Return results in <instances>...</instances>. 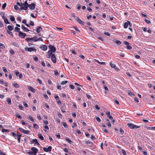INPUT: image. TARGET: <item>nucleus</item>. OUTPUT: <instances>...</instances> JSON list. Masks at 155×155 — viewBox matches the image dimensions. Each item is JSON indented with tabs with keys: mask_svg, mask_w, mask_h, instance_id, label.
<instances>
[{
	"mask_svg": "<svg viewBox=\"0 0 155 155\" xmlns=\"http://www.w3.org/2000/svg\"><path fill=\"white\" fill-rule=\"evenodd\" d=\"M20 6L21 7L20 9L26 10L28 9V8L27 6H24L22 5H21Z\"/></svg>",
	"mask_w": 155,
	"mask_h": 155,
	"instance_id": "obj_20",
	"label": "nucleus"
},
{
	"mask_svg": "<svg viewBox=\"0 0 155 155\" xmlns=\"http://www.w3.org/2000/svg\"><path fill=\"white\" fill-rule=\"evenodd\" d=\"M95 118H96V120H97V121L98 122H101V120L99 117H95Z\"/></svg>",
	"mask_w": 155,
	"mask_h": 155,
	"instance_id": "obj_43",
	"label": "nucleus"
},
{
	"mask_svg": "<svg viewBox=\"0 0 155 155\" xmlns=\"http://www.w3.org/2000/svg\"><path fill=\"white\" fill-rule=\"evenodd\" d=\"M85 143L86 144H92V143L91 141H89V140H88V141H86L85 142Z\"/></svg>",
	"mask_w": 155,
	"mask_h": 155,
	"instance_id": "obj_40",
	"label": "nucleus"
},
{
	"mask_svg": "<svg viewBox=\"0 0 155 155\" xmlns=\"http://www.w3.org/2000/svg\"><path fill=\"white\" fill-rule=\"evenodd\" d=\"M77 7V9H80V8H81V5L79 4H78L77 5V6H76Z\"/></svg>",
	"mask_w": 155,
	"mask_h": 155,
	"instance_id": "obj_54",
	"label": "nucleus"
},
{
	"mask_svg": "<svg viewBox=\"0 0 155 155\" xmlns=\"http://www.w3.org/2000/svg\"><path fill=\"white\" fill-rule=\"evenodd\" d=\"M6 101L8 102V104L9 105H10L12 104L11 101V98H8Z\"/></svg>",
	"mask_w": 155,
	"mask_h": 155,
	"instance_id": "obj_28",
	"label": "nucleus"
},
{
	"mask_svg": "<svg viewBox=\"0 0 155 155\" xmlns=\"http://www.w3.org/2000/svg\"><path fill=\"white\" fill-rule=\"evenodd\" d=\"M58 115V117L60 118H62V116L61 114L59 112H58L57 113Z\"/></svg>",
	"mask_w": 155,
	"mask_h": 155,
	"instance_id": "obj_37",
	"label": "nucleus"
},
{
	"mask_svg": "<svg viewBox=\"0 0 155 155\" xmlns=\"http://www.w3.org/2000/svg\"><path fill=\"white\" fill-rule=\"evenodd\" d=\"M21 123L22 125H25V126L27 125H28V124L27 123H26L25 122L23 121L22 120L21 121Z\"/></svg>",
	"mask_w": 155,
	"mask_h": 155,
	"instance_id": "obj_51",
	"label": "nucleus"
},
{
	"mask_svg": "<svg viewBox=\"0 0 155 155\" xmlns=\"http://www.w3.org/2000/svg\"><path fill=\"white\" fill-rule=\"evenodd\" d=\"M54 97L57 101L59 100V97L57 95L55 94Z\"/></svg>",
	"mask_w": 155,
	"mask_h": 155,
	"instance_id": "obj_42",
	"label": "nucleus"
},
{
	"mask_svg": "<svg viewBox=\"0 0 155 155\" xmlns=\"http://www.w3.org/2000/svg\"><path fill=\"white\" fill-rule=\"evenodd\" d=\"M34 60L36 61H38V58L36 56H35L33 57Z\"/></svg>",
	"mask_w": 155,
	"mask_h": 155,
	"instance_id": "obj_46",
	"label": "nucleus"
},
{
	"mask_svg": "<svg viewBox=\"0 0 155 155\" xmlns=\"http://www.w3.org/2000/svg\"><path fill=\"white\" fill-rule=\"evenodd\" d=\"M10 18L11 20L12 21H13L15 20V19L13 15H10Z\"/></svg>",
	"mask_w": 155,
	"mask_h": 155,
	"instance_id": "obj_27",
	"label": "nucleus"
},
{
	"mask_svg": "<svg viewBox=\"0 0 155 155\" xmlns=\"http://www.w3.org/2000/svg\"><path fill=\"white\" fill-rule=\"evenodd\" d=\"M128 25L130 27H131L132 26V24L130 22L127 21V22H125L124 23V28H127Z\"/></svg>",
	"mask_w": 155,
	"mask_h": 155,
	"instance_id": "obj_2",
	"label": "nucleus"
},
{
	"mask_svg": "<svg viewBox=\"0 0 155 155\" xmlns=\"http://www.w3.org/2000/svg\"><path fill=\"white\" fill-rule=\"evenodd\" d=\"M14 9L16 10L19 9V8L17 5H15L14 6Z\"/></svg>",
	"mask_w": 155,
	"mask_h": 155,
	"instance_id": "obj_36",
	"label": "nucleus"
},
{
	"mask_svg": "<svg viewBox=\"0 0 155 155\" xmlns=\"http://www.w3.org/2000/svg\"><path fill=\"white\" fill-rule=\"evenodd\" d=\"M21 137V135H19V136H17L18 142L19 143H20V141H21L20 138Z\"/></svg>",
	"mask_w": 155,
	"mask_h": 155,
	"instance_id": "obj_30",
	"label": "nucleus"
},
{
	"mask_svg": "<svg viewBox=\"0 0 155 155\" xmlns=\"http://www.w3.org/2000/svg\"><path fill=\"white\" fill-rule=\"evenodd\" d=\"M29 5V4H28V3L27 1H26L24 3H22V5L24 6H27L28 8V7Z\"/></svg>",
	"mask_w": 155,
	"mask_h": 155,
	"instance_id": "obj_23",
	"label": "nucleus"
},
{
	"mask_svg": "<svg viewBox=\"0 0 155 155\" xmlns=\"http://www.w3.org/2000/svg\"><path fill=\"white\" fill-rule=\"evenodd\" d=\"M51 58L52 61L54 63H55L56 62V57L55 55L54 54H51Z\"/></svg>",
	"mask_w": 155,
	"mask_h": 155,
	"instance_id": "obj_5",
	"label": "nucleus"
},
{
	"mask_svg": "<svg viewBox=\"0 0 155 155\" xmlns=\"http://www.w3.org/2000/svg\"><path fill=\"white\" fill-rule=\"evenodd\" d=\"M9 51H10V53L12 54H14V51L12 49L10 50Z\"/></svg>",
	"mask_w": 155,
	"mask_h": 155,
	"instance_id": "obj_58",
	"label": "nucleus"
},
{
	"mask_svg": "<svg viewBox=\"0 0 155 155\" xmlns=\"http://www.w3.org/2000/svg\"><path fill=\"white\" fill-rule=\"evenodd\" d=\"M105 113L106 115H107V117L109 118L110 120H112L113 119V117L110 115V113L109 111L108 110L106 111Z\"/></svg>",
	"mask_w": 155,
	"mask_h": 155,
	"instance_id": "obj_7",
	"label": "nucleus"
},
{
	"mask_svg": "<svg viewBox=\"0 0 155 155\" xmlns=\"http://www.w3.org/2000/svg\"><path fill=\"white\" fill-rule=\"evenodd\" d=\"M28 88L30 91L32 92L33 93H35V90L31 86H28Z\"/></svg>",
	"mask_w": 155,
	"mask_h": 155,
	"instance_id": "obj_13",
	"label": "nucleus"
},
{
	"mask_svg": "<svg viewBox=\"0 0 155 155\" xmlns=\"http://www.w3.org/2000/svg\"><path fill=\"white\" fill-rule=\"evenodd\" d=\"M52 54L51 51H49L47 53V54H46V56L48 58H50L51 57V54Z\"/></svg>",
	"mask_w": 155,
	"mask_h": 155,
	"instance_id": "obj_12",
	"label": "nucleus"
},
{
	"mask_svg": "<svg viewBox=\"0 0 155 155\" xmlns=\"http://www.w3.org/2000/svg\"><path fill=\"white\" fill-rule=\"evenodd\" d=\"M87 18L89 19L90 18L92 17V16L91 15H87L86 16Z\"/></svg>",
	"mask_w": 155,
	"mask_h": 155,
	"instance_id": "obj_59",
	"label": "nucleus"
},
{
	"mask_svg": "<svg viewBox=\"0 0 155 155\" xmlns=\"http://www.w3.org/2000/svg\"><path fill=\"white\" fill-rule=\"evenodd\" d=\"M2 18L4 20V22L5 24H9V22L8 19L6 18V17L4 16H2Z\"/></svg>",
	"mask_w": 155,
	"mask_h": 155,
	"instance_id": "obj_10",
	"label": "nucleus"
},
{
	"mask_svg": "<svg viewBox=\"0 0 155 155\" xmlns=\"http://www.w3.org/2000/svg\"><path fill=\"white\" fill-rule=\"evenodd\" d=\"M114 42L118 45H120L121 43L120 41L117 40H115Z\"/></svg>",
	"mask_w": 155,
	"mask_h": 155,
	"instance_id": "obj_32",
	"label": "nucleus"
},
{
	"mask_svg": "<svg viewBox=\"0 0 155 155\" xmlns=\"http://www.w3.org/2000/svg\"><path fill=\"white\" fill-rule=\"evenodd\" d=\"M62 125L65 128H67L68 126L66 123L64 122H63L62 123Z\"/></svg>",
	"mask_w": 155,
	"mask_h": 155,
	"instance_id": "obj_45",
	"label": "nucleus"
},
{
	"mask_svg": "<svg viewBox=\"0 0 155 155\" xmlns=\"http://www.w3.org/2000/svg\"><path fill=\"white\" fill-rule=\"evenodd\" d=\"M15 31L16 32H18V33H19V32H20V28H18L17 27H15Z\"/></svg>",
	"mask_w": 155,
	"mask_h": 155,
	"instance_id": "obj_31",
	"label": "nucleus"
},
{
	"mask_svg": "<svg viewBox=\"0 0 155 155\" xmlns=\"http://www.w3.org/2000/svg\"><path fill=\"white\" fill-rule=\"evenodd\" d=\"M87 9L90 12H91L92 11V9L89 7H88L87 8Z\"/></svg>",
	"mask_w": 155,
	"mask_h": 155,
	"instance_id": "obj_52",
	"label": "nucleus"
},
{
	"mask_svg": "<svg viewBox=\"0 0 155 155\" xmlns=\"http://www.w3.org/2000/svg\"><path fill=\"white\" fill-rule=\"evenodd\" d=\"M18 129L20 131L25 134H28L30 132V131L24 130L21 127L19 128Z\"/></svg>",
	"mask_w": 155,
	"mask_h": 155,
	"instance_id": "obj_4",
	"label": "nucleus"
},
{
	"mask_svg": "<svg viewBox=\"0 0 155 155\" xmlns=\"http://www.w3.org/2000/svg\"><path fill=\"white\" fill-rule=\"evenodd\" d=\"M19 36L22 38H24L26 36V34L25 33L22 32H19Z\"/></svg>",
	"mask_w": 155,
	"mask_h": 155,
	"instance_id": "obj_9",
	"label": "nucleus"
},
{
	"mask_svg": "<svg viewBox=\"0 0 155 155\" xmlns=\"http://www.w3.org/2000/svg\"><path fill=\"white\" fill-rule=\"evenodd\" d=\"M5 46L4 45L0 43V48H5Z\"/></svg>",
	"mask_w": 155,
	"mask_h": 155,
	"instance_id": "obj_39",
	"label": "nucleus"
},
{
	"mask_svg": "<svg viewBox=\"0 0 155 155\" xmlns=\"http://www.w3.org/2000/svg\"><path fill=\"white\" fill-rule=\"evenodd\" d=\"M42 29V28L40 26H38L36 30L37 32L38 33H39Z\"/></svg>",
	"mask_w": 155,
	"mask_h": 155,
	"instance_id": "obj_22",
	"label": "nucleus"
},
{
	"mask_svg": "<svg viewBox=\"0 0 155 155\" xmlns=\"http://www.w3.org/2000/svg\"><path fill=\"white\" fill-rule=\"evenodd\" d=\"M11 135H12V136L14 137H15V139H16V137H17V135H16V134H15V133L14 132H12L11 133Z\"/></svg>",
	"mask_w": 155,
	"mask_h": 155,
	"instance_id": "obj_33",
	"label": "nucleus"
},
{
	"mask_svg": "<svg viewBox=\"0 0 155 155\" xmlns=\"http://www.w3.org/2000/svg\"><path fill=\"white\" fill-rule=\"evenodd\" d=\"M25 66L27 68H28L30 67V64L29 63H26L25 64Z\"/></svg>",
	"mask_w": 155,
	"mask_h": 155,
	"instance_id": "obj_49",
	"label": "nucleus"
},
{
	"mask_svg": "<svg viewBox=\"0 0 155 155\" xmlns=\"http://www.w3.org/2000/svg\"><path fill=\"white\" fill-rule=\"evenodd\" d=\"M32 143H35V144L38 145H39V143H38V140L36 139H33L31 141Z\"/></svg>",
	"mask_w": 155,
	"mask_h": 155,
	"instance_id": "obj_15",
	"label": "nucleus"
},
{
	"mask_svg": "<svg viewBox=\"0 0 155 155\" xmlns=\"http://www.w3.org/2000/svg\"><path fill=\"white\" fill-rule=\"evenodd\" d=\"M44 98L46 99H48V96L46 94H44Z\"/></svg>",
	"mask_w": 155,
	"mask_h": 155,
	"instance_id": "obj_63",
	"label": "nucleus"
},
{
	"mask_svg": "<svg viewBox=\"0 0 155 155\" xmlns=\"http://www.w3.org/2000/svg\"><path fill=\"white\" fill-rule=\"evenodd\" d=\"M8 28L9 31H12L13 30V28L11 25H8L7 26Z\"/></svg>",
	"mask_w": 155,
	"mask_h": 155,
	"instance_id": "obj_26",
	"label": "nucleus"
},
{
	"mask_svg": "<svg viewBox=\"0 0 155 155\" xmlns=\"http://www.w3.org/2000/svg\"><path fill=\"white\" fill-rule=\"evenodd\" d=\"M27 118L31 120L32 122H34V119L30 115H28L27 116Z\"/></svg>",
	"mask_w": 155,
	"mask_h": 155,
	"instance_id": "obj_19",
	"label": "nucleus"
},
{
	"mask_svg": "<svg viewBox=\"0 0 155 155\" xmlns=\"http://www.w3.org/2000/svg\"><path fill=\"white\" fill-rule=\"evenodd\" d=\"M68 82V81H62L61 83V85H64L65 84H66V83H67Z\"/></svg>",
	"mask_w": 155,
	"mask_h": 155,
	"instance_id": "obj_35",
	"label": "nucleus"
},
{
	"mask_svg": "<svg viewBox=\"0 0 155 155\" xmlns=\"http://www.w3.org/2000/svg\"><path fill=\"white\" fill-rule=\"evenodd\" d=\"M110 65L111 68H115L116 67V65L114 64L112 62H110Z\"/></svg>",
	"mask_w": 155,
	"mask_h": 155,
	"instance_id": "obj_24",
	"label": "nucleus"
},
{
	"mask_svg": "<svg viewBox=\"0 0 155 155\" xmlns=\"http://www.w3.org/2000/svg\"><path fill=\"white\" fill-rule=\"evenodd\" d=\"M19 108L21 110H23L24 108L22 106V105H20L19 106Z\"/></svg>",
	"mask_w": 155,
	"mask_h": 155,
	"instance_id": "obj_64",
	"label": "nucleus"
},
{
	"mask_svg": "<svg viewBox=\"0 0 155 155\" xmlns=\"http://www.w3.org/2000/svg\"><path fill=\"white\" fill-rule=\"evenodd\" d=\"M6 6V3H4L2 6V8L4 9Z\"/></svg>",
	"mask_w": 155,
	"mask_h": 155,
	"instance_id": "obj_60",
	"label": "nucleus"
},
{
	"mask_svg": "<svg viewBox=\"0 0 155 155\" xmlns=\"http://www.w3.org/2000/svg\"><path fill=\"white\" fill-rule=\"evenodd\" d=\"M69 143L71 144L72 143V141L70 140L68 137H65L64 138Z\"/></svg>",
	"mask_w": 155,
	"mask_h": 155,
	"instance_id": "obj_17",
	"label": "nucleus"
},
{
	"mask_svg": "<svg viewBox=\"0 0 155 155\" xmlns=\"http://www.w3.org/2000/svg\"><path fill=\"white\" fill-rule=\"evenodd\" d=\"M41 64L44 67H45V64L44 62V61L43 60H42L41 61Z\"/></svg>",
	"mask_w": 155,
	"mask_h": 155,
	"instance_id": "obj_48",
	"label": "nucleus"
},
{
	"mask_svg": "<svg viewBox=\"0 0 155 155\" xmlns=\"http://www.w3.org/2000/svg\"><path fill=\"white\" fill-rule=\"evenodd\" d=\"M21 27L22 29L23 30L25 31L28 32L29 31V29L28 28H26L23 25H21Z\"/></svg>",
	"mask_w": 155,
	"mask_h": 155,
	"instance_id": "obj_14",
	"label": "nucleus"
},
{
	"mask_svg": "<svg viewBox=\"0 0 155 155\" xmlns=\"http://www.w3.org/2000/svg\"><path fill=\"white\" fill-rule=\"evenodd\" d=\"M48 151H51V150L52 147L51 146H49L48 148Z\"/></svg>",
	"mask_w": 155,
	"mask_h": 155,
	"instance_id": "obj_56",
	"label": "nucleus"
},
{
	"mask_svg": "<svg viewBox=\"0 0 155 155\" xmlns=\"http://www.w3.org/2000/svg\"><path fill=\"white\" fill-rule=\"evenodd\" d=\"M69 87H70V88L72 89H74V87L72 84H70L69 85Z\"/></svg>",
	"mask_w": 155,
	"mask_h": 155,
	"instance_id": "obj_62",
	"label": "nucleus"
},
{
	"mask_svg": "<svg viewBox=\"0 0 155 155\" xmlns=\"http://www.w3.org/2000/svg\"><path fill=\"white\" fill-rule=\"evenodd\" d=\"M96 61L101 64L105 65V63L104 62H100L98 60H96Z\"/></svg>",
	"mask_w": 155,
	"mask_h": 155,
	"instance_id": "obj_34",
	"label": "nucleus"
},
{
	"mask_svg": "<svg viewBox=\"0 0 155 155\" xmlns=\"http://www.w3.org/2000/svg\"><path fill=\"white\" fill-rule=\"evenodd\" d=\"M134 124L131 123L127 124V126L131 129H134Z\"/></svg>",
	"mask_w": 155,
	"mask_h": 155,
	"instance_id": "obj_18",
	"label": "nucleus"
},
{
	"mask_svg": "<svg viewBox=\"0 0 155 155\" xmlns=\"http://www.w3.org/2000/svg\"><path fill=\"white\" fill-rule=\"evenodd\" d=\"M78 23L81 24L83 25V22L81 21L80 19L78 21Z\"/></svg>",
	"mask_w": 155,
	"mask_h": 155,
	"instance_id": "obj_41",
	"label": "nucleus"
},
{
	"mask_svg": "<svg viewBox=\"0 0 155 155\" xmlns=\"http://www.w3.org/2000/svg\"><path fill=\"white\" fill-rule=\"evenodd\" d=\"M25 49L26 51H28L29 52H31L32 51H36V49H34L32 48H25Z\"/></svg>",
	"mask_w": 155,
	"mask_h": 155,
	"instance_id": "obj_8",
	"label": "nucleus"
},
{
	"mask_svg": "<svg viewBox=\"0 0 155 155\" xmlns=\"http://www.w3.org/2000/svg\"><path fill=\"white\" fill-rule=\"evenodd\" d=\"M34 127L36 129H38V125L36 124H34L33 125Z\"/></svg>",
	"mask_w": 155,
	"mask_h": 155,
	"instance_id": "obj_38",
	"label": "nucleus"
},
{
	"mask_svg": "<svg viewBox=\"0 0 155 155\" xmlns=\"http://www.w3.org/2000/svg\"><path fill=\"white\" fill-rule=\"evenodd\" d=\"M2 68L4 72H6L7 71L6 67H3Z\"/></svg>",
	"mask_w": 155,
	"mask_h": 155,
	"instance_id": "obj_50",
	"label": "nucleus"
},
{
	"mask_svg": "<svg viewBox=\"0 0 155 155\" xmlns=\"http://www.w3.org/2000/svg\"><path fill=\"white\" fill-rule=\"evenodd\" d=\"M31 151L27 152V153L30 155H36L38 152V150L35 147H32L31 148Z\"/></svg>",
	"mask_w": 155,
	"mask_h": 155,
	"instance_id": "obj_1",
	"label": "nucleus"
},
{
	"mask_svg": "<svg viewBox=\"0 0 155 155\" xmlns=\"http://www.w3.org/2000/svg\"><path fill=\"white\" fill-rule=\"evenodd\" d=\"M7 32L8 34L11 35L13 36L12 33L11 31H8V30H7Z\"/></svg>",
	"mask_w": 155,
	"mask_h": 155,
	"instance_id": "obj_53",
	"label": "nucleus"
},
{
	"mask_svg": "<svg viewBox=\"0 0 155 155\" xmlns=\"http://www.w3.org/2000/svg\"><path fill=\"white\" fill-rule=\"evenodd\" d=\"M38 137L39 138L42 140H43L44 139V137L42 136V134H41L39 133L38 134Z\"/></svg>",
	"mask_w": 155,
	"mask_h": 155,
	"instance_id": "obj_21",
	"label": "nucleus"
},
{
	"mask_svg": "<svg viewBox=\"0 0 155 155\" xmlns=\"http://www.w3.org/2000/svg\"><path fill=\"white\" fill-rule=\"evenodd\" d=\"M48 47L50 49V50H49V51H51L52 53V52H54L56 51V48L53 46L51 45H50Z\"/></svg>",
	"mask_w": 155,
	"mask_h": 155,
	"instance_id": "obj_3",
	"label": "nucleus"
},
{
	"mask_svg": "<svg viewBox=\"0 0 155 155\" xmlns=\"http://www.w3.org/2000/svg\"><path fill=\"white\" fill-rule=\"evenodd\" d=\"M31 38L32 39H31V40H33L35 41H36L37 39V36H35L32 38Z\"/></svg>",
	"mask_w": 155,
	"mask_h": 155,
	"instance_id": "obj_29",
	"label": "nucleus"
},
{
	"mask_svg": "<svg viewBox=\"0 0 155 155\" xmlns=\"http://www.w3.org/2000/svg\"><path fill=\"white\" fill-rule=\"evenodd\" d=\"M40 48L42 50L44 51H46L47 49V47L46 45H45L40 46Z\"/></svg>",
	"mask_w": 155,
	"mask_h": 155,
	"instance_id": "obj_11",
	"label": "nucleus"
},
{
	"mask_svg": "<svg viewBox=\"0 0 155 155\" xmlns=\"http://www.w3.org/2000/svg\"><path fill=\"white\" fill-rule=\"evenodd\" d=\"M29 24L31 26H34V22L31 21H30Z\"/></svg>",
	"mask_w": 155,
	"mask_h": 155,
	"instance_id": "obj_47",
	"label": "nucleus"
},
{
	"mask_svg": "<svg viewBox=\"0 0 155 155\" xmlns=\"http://www.w3.org/2000/svg\"><path fill=\"white\" fill-rule=\"evenodd\" d=\"M58 74V70H56L54 71V75L55 76L57 75Z\"/></svg>",
	"mask_w": 155,
	"mask_h": 155,
	"instance_id": "obj_57",
	"label": "nucleus"
},
{
	"mask_svg": "<svg viewBox=\"0 0 155 155\" xmlns=\"http://www.w3.org/2000/svg\"><path fill=\"white\" fill-rule=\"evenodd\" d=\"M37 117L39 120H40L41 119V118L39 114H38L37 115Z\"/></svg>",
	"mask_w": 155,
	"mask_h": 155,
	"instance_id": "obj_55",
	"label": "nucleus"
},
{
	"mask_svg": "<svg viewBox=\"0 0 155 155\" xmlns=\"http://www.w3.org/2000/svg\"><path fill=\"white\" fill-rule=\"evenodd\" d=\"M12 85L15 87L18 88L20 86L17 83H16L15 82H13L12 83Z\"/></svg>",
	"mask_w": 155,
	"mask_h": 155,
	"instance_id": "obj_16",
	"label": "nucleus"
},
{
	"mask_svg": "<svg viewBox=\"0 0 155 155\" xmlns=\"http://www.w3.org/2000/svg\"><path fill=\"white\" fill-rule=\"evenodd\" d=\"M16 116L19 119H21L22 118L21 117L20 115L19 114H16Z\"/></svg>",
	"mask_w": 155,
	"mask_h": 155,
	"instance_id": "obj_44",
	"label": "nucleus"
},
{
	"mask_svg": "<svg viewBox=\"0 0 155 155\" xmlns=\"http://www.w3.org/2000/svg\"><path fill=\"white\" fill-rule=\"evenodd\" d=\"M134 100L137 103H138L139 102V100L138 99V98L137 97H134Z\"/></svg>",
	"mask_w": 155,
	"mask_h": 155,
	"instance_id": "obj_61",
	"label": "nucleus"
},
{
	"mask_svg": "<svg viewBox=\"0 0 155 155\" xmlns=\"http://www.w3.org/2000/svg\"><path fill=\"white\" fill-rule=\"evenodd\" d=\"M35 4L32 3L31 4H29L28 7H29L31 10H33L35 9Z\"/></svg>",
	"mask_w": 155,
	"mask_h": 155,
	"instance_id": "obj_6",
	"label": "nucleus"
},
{
	"mask_svg": "<svg viewBox=\"0 0 155 155\" xmlns=\"http://www.w3.org/2000/svg\"><path fill=\"white\" fill-rule=\"evenodd\" d=\"M2 131L3 132L8 133L10 131L9 130L5 129L4 128H2Z\"/></svg>",
	"mask_w": 155,
	"mask_h": 155,
	"instance_id": "obj_25",
	"label": "nucleus"
}]
</instances>
